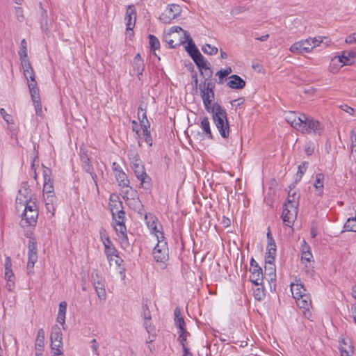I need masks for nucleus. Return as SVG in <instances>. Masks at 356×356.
<instances>
[{
  "label": "nucleus",
  "mask_w": 356,
  "mask_h": 356,
  "mask_svg": "<svg viewBox=\"0 0 356 356\" xmlns=\"http://www.w3.org/2000/svg\"><path fill=\"white\" fill-rule=\"evenodd\" d=\"M215 85L212 82L202 81L199 84L200 95L206 111L212 115L213 122L223 138L229 136V124L226 111L218 103L212 104L214 99Z\"/></svg>",
  "instance_id": "nucleus-1"
},
{
  "label": "nucleus",
  "mask_w": 356,
  "mask_h": 356,
  "mask_svg": "<svg viewBox=\"0 0 356 356\" xmlns=\"http://www.w3.org/2000/svg\"><path fill=\"white\" fill-rule=\"evenodd\" d=\"M25 236L29 238L28 243V261L27 270L28 274L33 273L34 265L38 261V249L36 239L33 234L31 232H26Z\"/></svg>",
  "instance_id": "nucleus-2"
},
{
  "label": "nucleus",
  "mask_w": 356,
  "mask_h": 356,
  "mask_svg": "<svg viewBox=\"0 0 356 356\" xmlns=\"http://www.w3.org/2000/svg\"><path fill=\"white\" fill-rule=\"evenodd\" d=\"M152 255L156 262L165 263L169 258V249L164 234L159 236V241L153 249Z\"/></svg>",
  "instance_id": "nucleus-3"
},
{
  "label": "nucleus",
  "mask_w": 356,
  "mask_h": 356,
  "mask_svg": "<svg viewBox=\"0 0 356 356\" xmlns=\"http://www.w3.org/2000/svg\"><path fill=\"white\" fill-rule=\"evenodd\" d=\"M298 214L297 204L290 198H288L287 202L284 204L282 213V219L285 225L291 227Z\"/></svg>",
  "instance_id": "nucleus-4"
},
{
  "label": "nucleus",
  "mask_w": 356,
  "mask_h": 356,
  "mask_svg": "<svg viewBox=\"0 0 356 356\" xmlns=\"http://www.w3.org/2000/svg\"><path fill=\"white\" fill-rule=\"evenodd\" d=\"M316 41L314 38H309L305 40L293 43L289 48L291 52L294 54H306L311 52L316 47Z\"/></svg>",
  "instance_id": "nucleus-5"
},
{
  "label": "nucleus",
  "mask_w": 356,
  "mask_h": 356,
  "mask_svg": "<svg viewBox=\"0 0 356 356\" xmlns=\"http://www.w3.org/2000/svg\"><path fill=\"white\" fill-rule=\"evenodd\" d=\"M51 348L54 355H60L63 354L60 348L63 346V334L61 330L58 325H55L51 328Z\"/></svg>",
  "instance_id": "nucleus-6"
},
{
  "label": "nucleus",
  "mask_w": 356,
  "mask_h": 356,
  "mask_svg": "<svg viewBox=\"0 0 356 356\" xmlns=\"http://www.w3.org/2000/svg\"><path fill=\"white\" fill-rule=\"evenodd\" d=\"M324 131V126L318 121L313 118L306 115V119L302 122V125L300 129L303 134H314L321 135Z\"/></svg>",
  "instance_id": "nucleus-7"
},
{
  "label": "nucleus",
  "mask_w": 356,
  "mask_h": 356,
  "mask_svg": "<svg viewBox=\"0 0 356 356\" xmlns=\"http://www.w3.org/2000/svg\"><path fill=\"white\" fill-rule=\"evenodd\" d=\"M181 8L178 4H168L165 10L161 13L159 19L164 24H170L180 15Z\"/></svg>",
  "instance_id": "nucleus-8"
},
{
  "label": "nucleus",
  "mask_w": 356,
  "mask_h": 356,
  "mask_svg": "<svg viewBox=\"0 0 356 356\" xmlns=\"http://www.w3.org/2000/svg\"><path fill=\"white\" fill-rule=\"evenodd\" d=\"M135 176L140 181V186L147 191H149L152 187L151 177L146 173L145 169L143 163L136 164L132 166Z\"/></svg>",
  "instance_id": "nucleus-9"
},
{
  "label": "nucleus",
  "mask_w": 356,
  "mask_h": 356,
  "mask_svg": "<svg viewBox=\"0 0 356 356\" xmlns=\"http://www.w3.org/2000/svg\"><path fill=\"white\" fill-rule=\"evenodd\" d=\"M118 204L121 208H122L121 202H120ZM111 211L112 213L115 229L117 230V229L121 226L126 227L124 225L125 212L124 210L122 209H119V207H117V204H115V208L111 207Z\"/></svg>",
  "instance_id": "nucleus-10"
},
{
  "label": "nucleus",
  "mask_w": 356,
  "mask_h": 356,
  "mask_svg": "<svg viewBox=\"0 0 356 356\" xmlns=\"http://www.w3.org/2000/svg\"><path fill=\"white\" fill-rule=\"evenodd\" d=\"M305 119L306 115L303 113L298 114L291 111L285 113L286 121L298 131H300L302 125V122H304Z\"/></svg>",
  "instance_id": "nucleus-11"
},
{
  "label": "nucleus",
  "mask_w": 356,
  "mask_h": 356,
  "mask_svg": "<svg viewBox=\"0 0 356 356\" xmlns=\"http://www.w3.org/2000/svg\"><path fill=\"white\" fill-rule=\"evenodd\" d=\"M356 57V53L352 51H343L341 55L335 56L331 60V65H337L340 63V67L343 65H350L354 63V58Z\"/></svg>",
  "instance_id": "nucleus-12"
},
{
  "label": "nucleus",
  "mask_w": 356,
  "mask_h": 356,
  "mask_svg": "<svg viewBox=\"0 0 356 356\" xmlns=\"http://www.w3.org/2000/svg\"><path fill=\"white\" fill-rule=\"evenodd\" d=\"M38 211H24L20 225L22 227H34L37 223Z\"/></svg>",
  "instance_id": "nucleus-13"
},
{
  "label": "nucleus",
  "mask_w": 356,
  "mask_h": 356,
  "mask_svg": "<svg viewBox=\"0 0 356 356\" xmlns=\"http://www.w3.org/2000/svg\"><path fill=\"white\" fill-rule=\"evenodd\" d=\"M43 167V179H44V184H43V193L44 195L45 194H53L54 193V181L51 179V170L47 167Z\"/></svg>",
  "instance_id": "nucleus-14"
},
{
  "label": "nucleus",
  "mask_w": 356,
  "mask_h": 356,
  "mask_svg": "<svg viewBox=\"0 0 356 356\" xmlns=\"http://www.w3.org/2000/svg\"><path fill=\"white\" fill-rule=\"evenodd\" d=\"M291 291L294 299L301 298L307 295V290L300 279H296L294 282L291 283Z\"/></svg>",
  "instance_id": "nucleus-15"
},
{
  "label": "nucleus",
  "mask_w": 356,
  "mask_h": 356,
  "mask_svg": "<svg viewBox=\"0 0 356 356\" xmlns=\"http://www.w3.org/2000/svg\"><path fill=\"white\" fill-rule=\"evenodd\" d=\"M136 19V10L135 6L134 5L128 6L125 15L127 30H133L135 26Z\"/></svg>",
  "instance_id": "nucleus-16"
},
{
  "label": "nucleus",
  "mask_w": 356,
  "mask_h": 356,
  "mask_svg": "<svg viewBox=\"0 0 356 356\" xmlns=\"http://www.w3.org/2000/svg\"><path fill=\"white\" fill-rule=\"evenodd\" d=\"M120 191L121 195L125 201L129 200L138 202V193L137 191L131 187L129 184L121 187Z\"/></svg>",
  "instance_id": "nucleus-17"
},
{
  "label": "nucleus",
  "mask_w": 356,
  "mask_h": 356,
  "mask_svg": "<svg viewBox=\"0 0 356 356\" xmlns=\"http://www.w3.org/2000/svg\"><path fill=\"white\" fill-rule=\"evenodd\" d=\"M227 86L232 89L241 90L245 86V81L238 75L233 74L229 77Z\"/></svg>",
  "instance_id": "nucleus-18"
},
{
  "label": "nucleus",
  "mask_w": 356,
  "mask_h": 356,
  "mask_svg": "<svg viewBox=\"0 0 356 356\" xmlns=\"http://www.w3.org/2000/svg\"><path fill=\"white\" fill-rule=\"evenodd\" d=\"M250 280L256 286H261L263 283L262 269L260 266L258 268H250Z\"/></svg>",
  "instance_id": "nucleus-19"
},
{
  "label": "nucleus",
  "mask_w": 356,
  "mask_h": 356,
  "mask_svg": "<svg viewBox=\"0 0 356 356\" xmlns=\"http://www.w3.org/2000/svg\"><path fill=\"white\" fill-rule=\"evenodd\" d=\"M24 76L28 82H36L35 79V73L33 69L31 67V63L29 60H24L23 62H21Z\"/></svg>",
  "instance_id": "nucleus-20"
},
{
  "label": "nucleus",
  "mask_w": 356,
  "mask_h": 356,
  "mask_svg": "<svg viewBox=\"0 0 356 356\" xmlns=\"http://www.w3.org/2000/svg\"><path fill=\"white\" fill-rule=\"evenodd\" d=\"M115 231H116L121 248L124 250L127 249L129 247V242L128 236H127V227L121 226L120 227L117 229V230H115Z\"/></svg>",
  "instance_id": "nucleus-21"
},
{
  "label": "nucleus",
  "mask_w": 356,
  "mask_h": 356,
  "mask_svg": "<svg viewBox=\"0 0 356 356\" xmlns=\"http://www.w3.org/2000/svg\"><path fill=\"white\" fill-rule=\"evenodd\" d=\"M184 38L186 41H187V46L186 47V49L191 58L199 54L200 52L195 46V43L193 42L192 38H191L190 35L187 31H184Z\"/></svg>",
  "instance_id": "nucleus-22"
},
{
  "label": "nucleus",
  "mask_w": 356,
  "mask_h": 356,
  "mask_svg": "<svg viewBox=\"0 0 356 356\" xmlns=\"http://www.w3.org/2000/svg\"><path fill=\"white\" fill-rule=\"evenodd\" d=\"M324 174L317 173L315 176V180L314 182V187L315 188L316 195L322 196L324 191Z\"/></svg>",
  "instance_id": "nucleus-23"
},
{
  "label": "nucleus",
  "mask_w": 356,
  "mask_h": 356,
  "mask_svg": "<svg viewBox=\"0 0 356 356\" xmlns=\"http://www.w3.org/2000/svg\"><path fill=\"white\" fill-rule=\"evenodd\" d=\"M192 59L197 65L201 74H203V69H209V65H210V63L201 54V53L193 57Z\"/></svg>",
  "instance_id": "nucleus-24"
},
{
  "label": "nucleus",
  "mask_w": 356,
  "mask_h": 356,
  "mask_svg": "<svg viewBox=\"0 0 356 356\" xmlns=\"http://www.w3.org/2000/svg\"><path fill=\"white\" fill-rule=\"evenodd\" d=\"M296 303L300 309H308L312 307V300L309 294L296 298Z\"/></svg>",
  "instance_id": "nucleus-25"
},
{
  "label": "nucleus",
  "mask_w": 356,
  "mask_h": 356,
  "mask_svg": "<svg viewBox=\"0 0 356 356\" xmlns=\"http://www.w3.org/2000/svg\"><path fill=\"white\" fill-rule=\"evenodd\" d=\"M200 127L207 138L213 139V137L210 127V122L207 117L204 116L201 119Z\"/></svg>",
  "instance_id": "nucleus-26"
},
{
  "label": "nucleus",
  "mask_w": 356,
  "mask_h": 356,
  "mask_svg": "<svg viewBox=\"0 0 356 356\" xmlns=\"http://www.w3.org/2000/svg\"><path fill=\"white\" fill-rule=\"evenodd\" d=\"M67 302L65 301H62L59 304L58 312L57 315V322L59 323L63 326L65 322V315L67 311Z\"/></svg>",
  "instance_id": "nucleus-27"
},
{
  "label": "nucleus",
  "mask_w": 356,
  "mask_h": 356,
  "mask_svg": "<svg viewBox=\"0 0 356 356\" xmlns=\"http://www.w3.org/2000/svg\"><path fill=\"white\" fill-rule=\"evenodd\" d=\"M28 88L32 101L40 99V90L37 82H28Z\"/></svg>",
  "instance_id": "nucleus-28"
},
{
  "label": "nucleus",
  "mask_w": 356,
  "mask_h": 356,
  "mask_svg": "<svg viewBox=\"0 0 356 356\" xmlns=\"http://www.w3.org/2000/svg\"><path fill=\"white\" fill-rule=\"evenodd\" d=\"M128 159L132 166H135L136 164H140L142 161L140 159V156L138 151L136 149L131 148L127 152Z\"/></svg>",
  "instance_id": "nucleus-29"
},
{
  "label": "nucleus",
  "mask_w": 356,
  "mask_h": 356,
  "mask_svg": "<svg viewBox=\"0 0 356 356\" xmlns=\"http://www.w3.org/2000/svg\"><path fill=\"white\" fill-rule=\"evenodd\" d=\"M44 344V331L43 329H40L37 333V337L35 343V349L39 351L43 350Z\"/></svg>",
  "instance_id": "nucleus-30"
},
{
  "label": "nucleus",
  "mask_w": 356,
  "mask_h": 356,
  "mask_svg": "<svg viewBox=\"0 0 356 356\" xmlns=\"http://www.w3.org/2000/svg\"><path fill=\"white\" fill-rule=\"evenodd\" d=\"M175 325L179 329V330H184L186 329L185 322L183 317L181 315V311L179 308L177 307L175 309Z\"/></svg>",
  "instance_id": "nucleus-31"
},
{
  "label": "nucleus",
  "mask_w": 356,
  "mask_h": 356,
  "mask_svg": "<svg viewBox=\"0 0 356 356\" xmlns=\"http://www.w3.org/2000/svg\"><path fill=\"white\" fill-rule=\"evenodd\" d=\"M115 177L120 188L129 184V180L127 175L123 170H118V172H115Z\"/></svg>",
  "instance_id": "nucleus-32"
},
{
  "label": "nucleus",
  "mask_w": 356,
  "mask_h": 356,
  "mask_svg": "<svg viewBox=\"0 0 356 356\" xmlns=\"http://www.w3.org/2000/svg\"><path fill=\"white\" fill-rule=\"evenodd\" d=\"M145 221L148 229H152L154 225H159L160 228L162 229L161 225L159 222L158 218L152 213H149L145 215Z\"/></svg>",
  "instance_id": "nucleus-33"
},
{
  "label": "nucleus",
  "mask_w": 356,
  "mask_h": 356,
  "mask_svg": "<svg viewBox=\"0 0 356 356\" xmlns=\"http://www.w3.org/2000/svg\"><path fill=\"white\" fill-rule=\"evenodd\" d=\"M303 247L302 250V260H305L307 262H311L313 259V255L310 251V248L307 245L305 240L302 241Z\"/></svg>",
  "instance_id": "nucleus-34"
},
{
  "label": "nucleus",
  "mask_w": 356,
  "mask_h": 356,
  "mask_svg": "<svg viewBox=\"0 0 356 356\" xmlns=\"http://www.w3.org/2000/svg\"><path fill=\"white\" fill-rule=\"evenodd\" d=\"M94 287L98 298L104 300L106 298L104 284L101 282H95Z\"/></svg>",
  "instance_id": "nucleus-35"
},
{
  "label": "nucleus",
  "mask_w": 356,
  "mask_h": 356,
  "mask_svg": "<svg viewBox=\"0 0 356 356\" xmlns=\"http://www.w3.org/2000/svg\"><path fill=\"white\" fill-rule=\"evenodd\" d=\"M19 56L21 62H23L24 60H29L27 54V42L26 39H22L20 42Z\"/></svg>",
  "instance_id": "nucleus-36"
},
{
  "label": "nucleus",
  "mask_w": 356,
  "mask_h": 356,
  "mask_svg": "<svg viewBox=\"0 0 356 356\" xmlns=\"http://www.w3.org/2000/svg\"><path fill=\"white\" fill-rule=\"evenodd\" d=\"M104 254L106 257V258H109L110 256H115L118 257V251L113 244V242H111L110 243L104 244Z\"/></svg>",
  "instance_id": "nucleus-37"
},
{
  "label": "nucleus",
  "mask_w": 356,
  "mask_h": 356,
  "mask_svg": "<svg viewBox=\"0 0 356 356\" xmlns=\"http://www.w3.org/2000/svg\"><path fill=\"white\" fill-rule=\"evenodd\" d=\"M5 278L8 282L7 286L9 291L14 286L15 275L12 268L5 269Z\"/></svg>",
  "instance_id": "nucleus-38"
},
{
  "label": "nucleus",
  "mask_w": 356,
  "mask_h": 356,
  "mask_svg": "<svg viewBox=\"0 0 356 356\" xmlns=\"http://www.w3.org/2000/svg\"><path fill=\"white\" fill-rule=\"evenodd\" d=\"M343 228L347 232H356V218H349L345 222Z\"/></svg>",
  "instance_id": "nucleus-39"
},
{
  "label": "nucleus",
  "mask_w": 356,
  "mask_h": 356,
  "mask_svg": "<svg viewBox=\"0 0 356 356\" xmlns=\"http://www.w3.org/2000/svg\"><path fill=\"white\" fill-rule=\"evenodd\" d=\"M265 271L267 272L268 275L272 280L273 277H275V266L274 261H265Z\"/></svg>",
  "instance_id": "nucleus-40"
},
{
  "label": "nucleus",
  "mask_w": 356,
  "mask_h": 356,
  "mask_svg": "<svg viewBox=\"0 0 356 356\" xmlns=\"http://www.w3.org/2000/svg\"><path fill=\"white\" fill-rule=\"evenodd\" d=\"M202 51L208 55L213 56L218 53V48L215 46H211L209 44H205L202 47Z\"/></svg>",
  "instance_id": "nucleus-41"
},
{
  "label": "nucleus",
  "mask_w": 356,
  "mask_h": 356,
  "mask_svg": "<svg viewBox=\"0 0 356 356\" xmlns=\"http://www.w3.org/2000/svg\"><path fill=\"white\" fill-rule=\"evenodd\" d=\"M149 44L152 50L156 51L160 48V42L154 35H149Z\"/></svg>",
  "instance_id": "nucleus-42"
},
{
  "label": "nucleus",
  "mask_w": 356,
  "mask_h": 356,
  "mask_svg": "<svg viewBox=\"0 0 356 356\" xmlns=\"http://www.w3.org/2000/svg\"><path fill=\"white\" fill-rule=\"evenodd\" d=\"M144 327L149 334H155V328L152 325L150 313L148 312V318L144 321Z\"/></svg>",
  "instance_id": "nucleus-43"
},
{
  "label": "nucleus",
  "mask_w": 356,
  "mask_h": 356,
  "mask_svg": "<svg viewBox=\"0 0 356 356\" xmlns=\"http://www.w3.org/2000/svg\"><path fill=\"white\" fill-rule=\"evenodd\" d=\"M99 234L103 245L112 242L105 228L101 227L99 229Z\"/></svg>",
  "instance_id": "nucleus-44"
},
{
  "label": "nucleus",
  "mask_w": 356,
  "mask_h": 356,
  "mask_svg": "<svg viewBox=\"0 0 356 356\" xmlns=\"http://www.w3.org/2000/svg\"><path fill=\"white\" fill-rule=\"evenodd\" d=\"M266 236H267L266 249L270 250H276L275 241L270 231L268 232Z\"/></svg>",
  "instance_id": "nucleus-45"
},
{
  "label": "nucleus",
  "mask_w": 356,
  "mask_h": 356,
  "mask_svg": "<svg viewBox=\"0 0 356 356\" xmlns=\"http://www.w3.org/2000/svg\"><path fill=\"white\" fill-rule=\"evenodd\" d=\"M258 287L254 290L253 295L256 300H261L265 298V293L263 286H257Z\"/></svg>",
  "instance_id": "nucleus-46"
},
{
  "label": "nucleus",
  "mask_w": 356,
  "mask_h": 356,
  "mask_svg": "<svg viewBox=\"0 0 356 356\" xmlns=\"http://www.w3.org/2000/svg\"><path fill=\"white\" fill-rule=\"evenodd\" d=\"M341 356H352L353 350L351 346H348V348L345 346H341L339 347Z\"/></svg>",
  "instance_id": "nucleus-47"
},
{
  "label": "nucleus",
  "mask_w": 356,
  "mask_h": 356,
  "mask_svg": "<svg viewBox=\"0 0 356 356\" xmlns=\"http://www.w3.org/2000/svg\"><path fill=\"white\" fill-rule=\"evenodd\" d=\"M315 149V145L313 142L309 141L306 143L305 147V152L307 156L312 155Z\"/></svg>",
  "instance_id": "nucleus-48"
},
{
  "label": "nucleus",
  "mask_w": 356,
  "mask_h": 356,
  "mask_svg": "<svg viewBox=\"0 0 356 356\" xmlns=\"http://www.w3.org/2000/svg\"><path fill=\"white\" fill-rule=\"evenodd\" d=\"M80 159L81 161V166L83 165V164L90 162L88 152L83 149H81Z\"/></svg>",
  "instance_id": "nucleus-49"
},
{
  "label": "nucleus",
  "mask_w": 356,
  "mask_h": 356,
  "mask_svg": "<svg viewBox=\"0 0 356 356\" xmlns=\"http://www.w3.org/2000/svg\"><path fill=\"white\" fill-rule=\"evenodd\" d=\"M276 256V250H270L266 249L265 261H275Z\"/></svg>",
  "instance_id": "nucleus-50"
},
{
  "label": "nucleus",
  "mask_w": 356,
  "mask_h": 356,
  "mask_svg": "<svg viewBox=\"0 0 356 356\" xmlns=\"http://www.w3.org/2000/svg\"><path fill=\"white\" fill-rule=\"evenodd\" d=\"M318 41H316V47L320 46L321 43L324 44L325 46L330 45L331 43V40L327 37H322V36H317L314 37Z\"/></svg>",
  "instance_id": "nucleus-51"
},
{
  "label": "nucleus",
  "mask_w": 356,
  "mask_h": 356,
  "mask_svg": "<svg viewBox=\"0 0 356 356\" xmlns=\"http://www.w3.org/2000/svg\"><path fill=\"white\" fill-rule=\"evenodd\" d=\"M31 170H37L38 168L40 165V161L38 159V156L37 154H34L33 156H31Z\"/></svg>",
  "instance_id": "nucleus-52"
},
{
  "label": "nucleus",
  "mask_w": 356,
  "mask_h": 356,
  "mask_svg": "<svg viewBox=\"0 0 356 356\" xmlns=\"http://www.w3.org/2000/svg\"><path fill=\"white\" fill-rule=\"evenodd\" d=\"M32 102H33L34 107H35V113L38 115L41 116L42 113V104H41L40 99H38V100L37 99V100L32 101Z\"/></svg>",
  "instance_id": "nucleus-53"
},
{
  "label": "nucleus",
  "mask_w": 356,
  "mask_h": 356,
  "mask_svg": "<svg viewBox=\"0 0 356 356\" xmlns=\"http://www.w3.org/2000/svg\"><path fill=\"white\" fill-rule=\"evenodd\" d=\"M126 202H127V204L131 208H132L134 210L139 209L140 208V207L142 206L141 202L139 198H138V202H136V201H134V200H126Z\"/></svg>",
  "instance_id": "nucleus-54"
},
{
  "label": "nucleus",
  "mask_w": 356,
  "mask_h": 356,
  "mask_svg": "<svg viewBox=\"0 0 356 356\" xmlns=\"http://www.w3.org/2000/svg\"><path fill=\"white\" fill-rule=\"evenodd\" d=\"M189 333L186 331V329L184 330H179V339L180 340L181 345L183 346V343H185L187 336Z\"/></svg>",
  "instance_id": "nucleus-55"
},
{
  "label": "nucleus",
  "mask_w": 356,
  "mask_h": 356,
  "mask_svg": "<svg viewBox=\"0 0 356 356\" xmlns=\"http://www.w3.org/2000/svg\"><path fill=\"white\" fill-rule=\"evenodd\" d=\"M158 225H154L152 229H149L150 233L155 235L157 238V241H159V236H161V234H164L161 229L158 227Z\"/></svg>",
  "instance_id": "nucleus-56"
},
{
  "label": "nucleus",
  "mask_w": 356,
  "mask_h": 356,
  "mask_svg": "<svg viewBox=\"0 0 356 356\" xmlns=\"http://www.w3.org/2000/svg\"><path fill=\"white\" fill-rule=\"evenodd\" d=\"M138 118L139 120H143L145 121L146 120V119H147L146 109L143 108L142 106H140L138 108Z\"/></svg>",
  "instance_id": "nucleus-57"
},
{
  "label": "nucleus",
  "mask_w": 356,
  "mask_h": 356,
  "mask_svg": "<svg viewBox=\"0 0 356 356\" xmlns=\"http://www.w3.org/2000/svg\"><path fill=\"white\" fill-rule=\"evenodd\" d=\"M24 211H38V208L35 202L28 201L25 205V208Z\"/></svg>",
  "instance_id": "nucleus-58"
},
{
  "label": "nucleus",
  "mask_w": 356,
  "mask_h": 356,
  "mask_svg": "<svg viewBox=\"0 0 356 356\" xmlns=\"http://www.w3.org/2000/svg\"><path fill=\"white\" fill-rule=\"evenodd\" d=\"M140 124L142 127L143 132L147 133L149 131V129L150 127V122L147 119H146L145 121L143 120H140Z\"/></svg>",
  "instance_id": "nucleus-59"
},
{
  "label": "nucleus",
  "mask_w": 356,
  "mask_h": 356,
  "mask_svg": "<svg viewBox=\"0 0 356 356\" xmlns=\"http://www.w3.org/2000/svg\"><path fill=\"white\" fill-rule=\"evenodd\" d=\"M82 168L85 172H86L89 175L91 174L92 172H95V168L90 162L87 163L86 164H83V165H82Z\"/></svg>",
  "instance_id": "nucleus-60"
},
{
  "label": "nucleus",
  "mask_w": 356,
  "mask_h": 356,
  "mask_svg": "<svg viewBox=\"0 0 356 356\" xmlns=\"http://www.w3.org/2000/svg\"><path fill=\"white\" fill-rule=\"evenodd\" d=\"M44 199L45 204L47 203H51L54 204L55 200H56V197L54 195V193L45 194L44 195Z\"/></svg>",
  "instance_id": "nucleus-61"
},
{
  "label": "nucleus",
  "mask_w": 356,
  "mask_h": 356,
  "mask_svg": "<svg viewBox=\"0 0 356 356\" xmlns=\"http://www.w3.org/2000/svg\"><path fill=\"white\" fill-rule=\"evenodd\" d=\"M134 67L137 71V76L139 77V76L143 74V71L144 70L143 62L135 63Z\"/></svg>",
  "instance_id": "nucleus-62"
},
{
  "label": "nucleus",
  "mask_w": 356,
  "mask_h": 356,
  "mask_svg": "<svg viewBox=\"0 0 356 356\" xmlns=\"http://www.w3.org/2000/svg\"><path fill=\"white\" fill-rule=\"evenodd\" d=\"M216 76L218 77V79L216 80L217 83L220 85L224 83L226 76L220 70L216 73Z\"/></svg>",
  "instance_id": "nucleus-63"
},
{
  "label": "nucleus",
  "mask_w": 356,
  "mask_h": 356,
  "mask_svg": "<svg viewBox=\"0 0 356 356\" xmlns=\"http://www.w3.org/2000/svg\"><path fill=\"white\" fill-rule=\"evenodd\" d=\"M347 44H355L356 43V33H353L346 37L345 40Z\"/></svg>",
  "instance_id": "nucleus-64"
}]
</instances>
